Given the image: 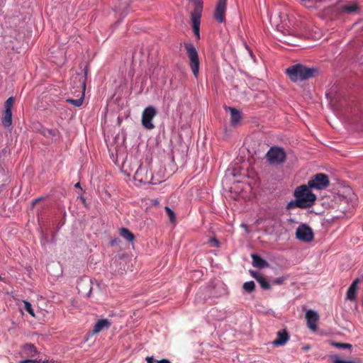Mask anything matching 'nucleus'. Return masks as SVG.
<instances>
[{"label": "nucleus", "mask_w": 363, "mask_h": 363, "mask_svg": "<svg viewBox=\"0 0 363 363\" xmlns=\"http://www.w3.org/2000/svg\"><path fill=\"white\" fill-rule=\"evenodd\" d=\"M318 72V69L314 67H308L301 64H296L290 66L286 69V73L293 82L303 81L315 77Z\"/></svg>", "instance_id": "1"}, {"label": "nucleus", "mask_w": 363, "mask_h": 363, "mask_svg": "<svg viewBox=\"0 0 363 363\" xmlns=\"http://www.w3.org/2000/svg\"><path fill=\"white\" fill-rule=\"evenodd\" d=\"M184 48L189 59V65L193 75L197 78L199 74L200 60L199 53L195 46L190 43H185Z\"/></svg>", "instance_id": "2"}, {"label": "nucleus", "mask_w": 363, "mask_h": 363, "mask_svg": "<svg viewBox=\"0 0 363 363\" xmlns=\"http://www.w3.org/2000/svg\"><path fill=\"white\" fill-rule=\"evenodd\" d=\"M311 189L308 185H301L294 191V196L301 201L304 208L311 207L316 199V196L311 191Z\"/></svg>", "instance_id": "3"}, {"label": "nucleus", "mask_w": 363, "mask_h": 363, "mask_svg": "<svg viewBox=\"0 0 363 363\" xmlns=\"http://www.w3.org/2000/svg\"><path fill=\"white\" fill-rule=\"evenodd\" d=\"M194 10L191 13V20L194 35L197 39H200V19L203 11V1L201 0H194Z\"/></svg>", "instance_id": "4"}, {"label": "nucleus", "mask_w": 363, "mask_h": 363, "mask_svg": "<svg viewBox=\"0 0 363 363\" xmlns=\"http://www.w3.org/2000/svg\"><path fill=\"white\" fill-rule=\"evenodd\" d=\"M72 81L78 88H79L82 96L77 99H67L66 101L72 104L74 106L79 107L82 104L84 101V95L86 88V76L77 74L72 78Z\"/></svg>", "instance_id": "5"}, {"label": "nucleus", "mask_w": 363, "mask_h": 363, "mask_svg": "<svg viewBox=\"0 0 363 363\" xmlns=\"http://www.w3.org/2000/svg\"><path fill=\"white\" fill-rule=\"evenodd\" d=\"M330 184L328 176L323 173H318L313 175L308 182L309 188L316 190H322Z\"/></svg>", "instance_id": "6"}, {"label": "nucleus", "mask_w": 363, "mask_h": 363, "mask_svg": "<svg viewBox=\"0 0 363 363\" xmlns=\"http://www.w3.org/2000/svg\"><path fill=\"white\" fill-rule=\"evenodd\" d=\"M157 111L156 108L152 106L146 107L143 113L141 118L142 125L147 130H152L155 128V125L152 123V120L157 116Z\"/></svg>", "instance_id": "7"}, {"label": "nucleus", "mask_w": 363, "mask_h": 363, "mask_svg": "<svg viewBox=\"0 0 363 363\" xmlns=\"http://www.w3.org/2000/svg\"><path fill=\"white\" fill-rule=\"evenodd\" d=\"M152 177V172L148 171L147 167L140 162L133 175L134 179L142 184H148L150 183Z\"/></svg>", "instance_id": "8"}, {"label": "nucleus", "mask_w": 363, "mask_h": 363, "mask_svg": "<svg viewBox=\"0 0 363 363\" xmlns=\"http://www.w3.org/2000/svg\"><path fill=\"white\" fill-rule=\"evenodd\" d=\"M140 160H115V163L121 168V172L126 176L134 174Z\"/></svg>", "instance_id": "9"}, {"label": "nucleus", "mask_w": 363, "mask_h": 363, "mask_svg": "<svg viewBox=\"0 0 363 363\" xmlns=\"http://www.w3.org/2000/svg\"><path fill=\"white\" fill-rule=\"evenodd\" d=\"M296 238L300 241L310 242L313 239V233L308 225L301 224L296 228Z\"/></svg>", "instance_id": "10"}, {"label": "nucleus", "mask_w": 363, "mask_h": 363, "mask_svg": "<svg viewBox=\"0 0 363 363\" xmlns=\"http://www.w3.org/2000/svg\"><path fill=\"white\" fill-rule=\"evenodd\" d=\"M227 0H218L213 13L214 19L218 23H223L225 20Z\"/></svg>", "instance_id": "11"}, {"label": "nucleus", "mask_w": 363, "mask_h": 363, "mask_svg": "<svg viewBox=\"0 0 363 363\" xmlns=\"http://www.w3.org/2000/svg\"><path fill=\"white\" fill-rule=\"evenodd\" d=\"M245 162V160H234L228 166L227 169V174L228 176H232L233 177H236L238 176H245L246 173L242 172L243 171V167H242V162Z\"/></svg>", "instance_id": "12"}, {"label": "nucleus", "mask_w": 363, "mask_h": 363, "mask_svg": "<svg viewBox=\"0 0 363 363\" xmlns=\"http://www.w3.org/2000/svg\"><path fill=\"white\" fill-rule=\"evenodd\" d=\"M266 159H286L287 153L283 147L272 146L265 154Z\"/></svg>", "instance_id": "13"}, {"label": "nucleus", "mask_w": 363, "mask_h": 363, "mask_svg": "<svg viewBox=\"0 0 363 363\" xmlns=\"http://www.w3.org/2000/svg\"><path fill=\"white\" fill-rule=\"evenodd\" d=\"M306 319L308 327L313 331L317 328V322L319 320V315L317 312L313 310H308L306 313Z\"/></svg>", "instance_id": "14"}, {"label": "nucleus", "mask_w": 363, "mask_h": 363, "mask_svg": "<svg viewBox=\"0 0 363 363\" xmlns=\"http://www.w3.org/2000/svg\"><path fill=\"white\" fill-rule=\"evenodd\" d=\"M38 354V350L34 345L28 343L21 348L20 355L25 359H31L35 357Z\"/></svg>", "instance_id": "15"}, {"label": "nucleus", "mask_w": 363, "mask_h": 363, "mask_svg": "<svg viewBox=\"0 0 363 363\" xmlns=\"http://www.w3.org/2000/svg\"><path fill=\"white\" fill-rule=\"evenodd\" d=\"M111 325V322L106 318L99 319L95 323L91 335H96L102 330L108 329Z\"/></svg>", "instance_id": "16"}, {"label": "nucleus", "mask_w": 363, "mask_h": 363, "mask_svg": "<svg viewBox=\"0 0 363 363\" xmlns=\"http://www.w3.org/2000/svg\"><path fill=\"white\" fill-rule=\"evenodd\" d=\"M226 110L230 113V123L233 126L236 127L240 125L242 120V113L240 111L233 107H226Z\"/></svg>", "instance_id": "17"}, {"label": "nucleus", "mask_w": 363, "mask_h": 363, "mask_svg": "<svg viewBox=\"0 0 363 363\" xmlns=\"http://www.w3.org/2000/svg\"><path fill=\"white\" fill-rule=\"evenodd\" d=\"M289 340V335L286 330L279 331L277 333V338L273 341L275 346H282L286 344Z\"/></svg>", "instance_id": "18"}, {"label": "nucleus", "mask_w": 363, "mask_h": 363, "mask_svg": "<svg viewBox=\"0 0 363 363\" xmlns=\"http://www.w3.org/2000/svg\"><path fill=\"white\" fill-rule=\"evenodd\" d=\"M252 265L259 269H262L269 265L268 262L256 254L251 255Z\"/></svg>", "instance_id": "19"}, {"label": "nucleus", "mask_w": 363, "mask_h": 363, "mask_svg": "<svg viewBox=\"0 0 363 363\" xmlns=\"http://www.w3.org/2000/svg\"><path fill=\"white\" fill-rule=\"evenodd\" d=\"M93 285H94V281L90 279H82L78 283V287H79V288H82L83 286H86L87 288H89V291L86 294V297H88V298L91 297V291L93 289Z\"/></svg>", "instance_id": "20"}, {"label": "nucleus", "mask_w": 363, "mask_h": 363, "mask_svg": "<svg viewBox=\"0 0 363 363\" xmlns=\"http://www.w3.org/2000/svg\"><path fill=\"white\" fill-rule=\"evenodd\" d=\"M357 290V281H354L349 287L347 292V298L350 301H354L356 299V293Z\"/></svg>", "instance_id": "21"}, {"label": "nucleus", "mask_w": 363, "mask_h": 363, "mask_svg": "<svg viewBox=\"0 0 363 363\" xmlns=\"http://www.w3.org/2000/svg\"><path fill=\"white\" fill-rule=\"evenodd\" d=\"M301 4L307 9H317L322 0H299Z\"/></svg>", "instance_id": "22"}, {"label": "nucleus", "mask_w": 363, "mask_h": 363, "mask_svg": "<svg viewBox=\"0 0 363 363\" xmlns=\"http://www.w3.org/2000/svg\"><path fill=\"white\" fill-rule=\"evenodd\" d=\"M2 125L4 127H9L12 123V112L11 110H5L1 119Z\"/></svg>", "instance_id": "23"}, {"label": "nucleus", "mask_w": 363, "mask_h": 363, "mask_svg": "<svg viewBox=\"0 0 363 363\" xmlns=\"http://www.w3.org/2000/svg\"><path fill=\"white\" fill-rule=\"evenodd\" d=\"M120 235L129 242H132L135 239L134 235L128 228H121L120 229Z\"/></svg>", "instance_id": "24"}, {"label": "nucleus", "mask_w": 363, "mask_h": 363, "mask_svg": "<svg viewBox=\"0 0 363 363\" xmlns=\"http://www.w3.org/2000/svg\"><path fill=\"white\" fill-rule=\"evenodd\" d=\"M258 150H255L253 154L250 155L252 157L251 159H260L262 156L264 155L265 150H266V145L265 144H259L258 145Z\"/></svg>", "instance_id": "25"}, {"label": "nucleus", "mask_w": 363, "mask_h": 363, "mask_svg": "<svg viewBox=\"0 0 363 363\" xmlns=\"http://www.w3.org/2000/svg\"><path fill=\"white\" fill-rule=\"evenodd\" d=\"M257 281L259 284L262 289L264 290L269 289L271 288V284L267 279L262 275H257Z\"/></svg>", "instance_id": "26"}, {"label": "nucleus", "mask_w": 363, "mask_h": 363, "mask_svg": "<svg viewBox=\"0 0 363 363\" xmlns=\"http://www.w3.org/2000/svg\"><path fill=\"white\" fill-rule=\"evenodd\" d=\"M295 207L304 208V206L302 205V203H301V201L296 198V199L291 200V201H289L286 205L287 209H291Z\"/></svg>", "instance_id": "27"}, {"label": "nucleus", "mask_w": 363, "mask_h": 363, "mask_svg": "<svg viewBox=\"0 0 363 363\" xmlns=\"http://www.w3.org/2000/svg\"><path fill=\"white\" fill-rule=\"evenodd\" d=\"M255 284L253 281L245 282L243 284V289L248 293L252 292L255 290Z\"/></svg>", "instance_id": "28"}, {"label": "nucleus", "mask_w": 363, "mask_h": 363, "mask_svg": "<svg viewBox=\"0 0 363 363\" xmlns=\"http://www.w3.org/2000/svg\"><path fill=\"white\" fill-rule=\"evenodd\" d=\"M218 313H219V312L218 311L217 309L213 308L209 311L208 317H212L213 318L218 320H223L224 318V316H223L222 315H220Z\"/></svg>", "instance_id": "29"}, {"label": "nucleus", "mask_w": 363, "mask_h": 363, "mask_svg": "<svg viewBox=\"0 0 363 363\" xmlns=\"http://www.w3.org/2000/svg\"><path fill=\"white\" fill-rule=\"evenodd\" d=\"M43 135L46 137H57L60 136V132L57 129H47L43 131Z\"/></svg>", "instance_id": "30"}, {"label": "nucleus", "mask_w": 363, "mask_h": 363, "mask_svg": "<svg viewBox=\"0 0 363 363\" xmlns=\"http://www.w3.org/2000/svg\"><path fill=\"white\" fill-rule=\"evenodd\" d=\"M358 6L357 4L345 5L342 7V10L346 13H352L357 11Z\"/></svg>", "instance_id": "31"}, {"label": "nucleus", "mask_w": 363, "mask_h": 363, "mask_svg": "<svg viewBox=\"0 0 363 363\" xmlns=\"http://www.w3.org/2000/svg\"><path fill=\"white\" fill-rule=\"evenodd\" d=\"M332 345L335 347H337L338 349H342V350L351 349L352 347V345L349 344V343L333 342V343H332Z\"/></svg>", "instance_id": "32"}, {"label": "nucleus", "mask_w": 363, "mask_h": 363, "mask_svg": "<svg viewBox=\"0 0 363 363\" xmlns=\"http://www.w3.org/2000/svg\"><path fill=\"white\" fill-rule=\"evenodd\" d=\"M25 310L33 317H35L34 311L32 308V305L27 301H23Z\"/></svg>", "instance_id": "33"}, {"label": "nucleus", "mask_w": 363, "mask_h": 363, "mask_svg": "<svg viewBox=\"0 0 363 363\" xmlns=\"http://www.w3.org/2000/svg\"><path fill=\"white\" fill-rule=\"evenodd\" d=\"M18 363H50L48 360L47 361H41L40 359H25L20 361Z\"/></svg>", "instance_id": "34"}, {"label": "nucleus", "mask_w": 363, "mask_h": 363, "mask_svg": "<svg viewBox=\"0 0 363 363\" xmlns=\"http://www.w3.org/2000/svg\"><path fill=\"white\" fill-rule=\"evenodd\" d=\"M164 209L170 220L173 221L175 219V214L174 211L168 206H165Z\"/></svg>", "instance_id": "35"}, {"label": "nucleus", "mask_w": 363, "mask_h": 363, "mask_svg": "<svg viewBox=\"0 0 363 363\" xmlns=\"http://www.w3.org/2000/svg\"><path fill=\"white\" fill-rule=\"evenodd\" d=\"M14 103V99L9 97L5 102V110H11V107Z\"/></svg>", "instance_id": "36"}, {"label": "nucleus", "mask_w": 363, "mask_h": 363, "mask_svg": "<svg viewBox=\"0 0 363 363\" xmlns=\"http://www.w3.org/2000/svg\"><path fill=\"white\" fill-rule=\"evenodd\" d=\"M354 122L362 123L363 122V109L358 111V113L355 115Z\"/></svg>", "instance_id": "37"}, {"label": "nucleus", "mask_w": 363, "mask_h": 363, "mask_svg": "<svg viewBox=\"0 0 363 363\" xmlns=\"http://www.w3.org/2000/svg\"><path fill=\"white\" fill-rule=\"evenodd\" d=\"M335 363H356L352 360H342L340 359L338 357H335L333 359Z\"/></svg>", "instance_id": "38"}, {"label": "nucleus", "mask_w": 363, "mask_h": 363, "mask_svg": "<svg viewBox=\"0 0 363 363\" xmlns=\"http://www.w3.org/2000/svg\"><path fill=\"white\" fill-rule=\"evenodd\" d=\"M284 277H279L276 279H274L273 281H272V284H281L283 283V281H284Z\"/></svg>", "instance_id": "39"}, {"label": "nucleus", "mask_w": 363, "mask_h": 363, "mask_svg": "<svg viewBox=\"0 0 363 363\" xmlns=\"http://www.w3.org/2000/svg\"><path fill=\"white\" fill-rule=\"evenodd\" d=\"M268 162H269V163L270 164H281L283 162H284V160H268Z\"/></svg>", "instance_id": "40"}, {"label": "nucleus", "mask_w": 363, "mask_h": 363, "mask_svg": "<svg viewBox=\"0 0 363 363\" xmlns=\"http://www.w3.org/2000/svg\"><path fill=\"white\" fill-rule=\"evenodd\" d=\"M210 242L214 244V246L218 247L219 246V242L216 238H211L210 240Z\"/></svg>", "instance_id": "41"}, {"label": "nucleus", "mask_w": 363, "mask_h": 363, "mask_svg": "<svg viewBox=\"0 0 363 363\" xmlns=\"http://www.w3.org/2000/svg\"><path fill=\"white\" fill-rule=\"evenodd\" d=\"M146 361L147 363H154L155 362H156L153 357H147Z\"/></svg>", "instance_id": "42"}, {"label": "nucleus", "mask_w": 363, "mask_h": 363, "mask_svg": "<svg viewBox=\"0 0 363 363\" xmlns=\"http://www.w3.org/2000/svg\"><path fill=\"white\" fill-rule=\"evenodd\" d=\"M156 363H170V362L167 359H162L160 360H157Z\"/></svg>", "instance_id": "43"}, {"label": "nucleus", "mask_w": 363, "mask_h": 363, "mask_svg": "<svg viewBox=\"0 0 363 363\" xmlns=\"http://www.w3.org/2000/svg\"><path fill=\"white\" fill-rule=\"evenodd\" d=\"M251 275L257 279V275H261L259 272L251 271Z\"/></svg>", "instance_id": "44"}, {"label": "nucleus", "mask_w": 363, "mask_h": 363, "mask_svg": "<svg viewBox=\"0 0 363 363\" xmlns=\"http://www.w3.org/2000/svg\"><path fill=\"white\" fill-rule=\"evenodd\" d=\"M118 241V239H114V240H112L111 242L112 245H114V244H117Z\"/></svg>", "instance_id": "45"}, {"label": "nucleus", "mask_w": 363, "mask_h": 363, "mask_svg": "<svg viewBox=\"0 0 363 363\" xmlns=\"http://www.w3.org/2000/svg\"><path fill=\"white\" fill-rule=\"evenodd\" d=\"M75 187H76V188H81V186H80V183H79V182H78V183H77V184H75Z\"/></svg>", "instance_id": "46"}, {"label": "nucleus", "mask_w": 363, "mask_h": 363, "mask_svg": "<svg viewBox=\"0 0 363 363\" xmlns=\"http://www.w3.org/2000/svg\"><path fill=\"white\" fill-rule=\"evenodd\" d=\"M38 199H35L33 201V205L35 204L38 202Z\"/></svg>", "instance_id": "47"}, {"label": "nucleus", "mask_w": 363, "mask_h": 363, "mask_svg": "<svg viewBox=\"0 0 363 363\" xmlns=\"http://www.w3.org/2000/svg\"><path fill=\"white\" fill-rule=\"evenodd\" d=\"M0 280H2V278H1V276H0Z\"/></svg>", "instance_id": "48"}]
</instances>
